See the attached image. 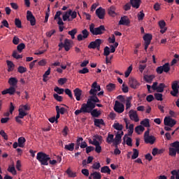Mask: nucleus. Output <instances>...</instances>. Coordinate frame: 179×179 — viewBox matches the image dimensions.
Listing matches in <instances>:
<instances>
[{"label": "nucleus", "instance_id": "nucleus-1", "mask_svg": "<svg viewBox=\"0 0 179 179\" xmlns=\"http://www.w3.org/2000/svg\"><path fill=\"white\" fill-rule=\"evenodd\" d=\"M96 108V106H82L78 110H76L74 112L75 115H79V114L83 113V114H91L92 117L94 118H99L100 117L101 113H100L99 110H97Z\"/></svg>", "mask_w": 179, "mask_h": 179}, {"label": "nucleus", "instance_id": "nucleus-2", "mask_svg": "<svg viewBox=\"0 0 179 179\" xmlns=\"http://www.w3.org/2000/svg\"><path fill=\"white\" fill-rule=\"evenodd\" d=\"M90 31L93 34V36H101V34H104L106 27L104 25H100L98 27H95L94 24L92 23L90 25Z\"/></svg>", "mask_w": 179, "mask_h": 179}, {"label": "nucleus", "instance_id": "nucleus-3", "mask_svg": "<svg viewBox=\"0 0 179 179\" xmlns=\"http://www.w3.org/2000/svg\"><path fill=\"white\" fill-rule=\"evenodd\" d=\"M36 159L41 166H48V161L51 160L50 155L43 152H39L37 153Z\"/></svg>", "mask_w": 179, "mask_h": 179}, {"label": "nucleus", "instance_id": "nucleus-4", "mask_svg": "<svg viewBox=\"0 0 179 179\" xmlns=\"http://www.w3.org/2000/svg\"><path fill=\"white\" fill-rule=\"evenodd\" d=\"M96 103H100V99L97 97V94L92 95L87 99L86 103H83L82 106L96 107Z\"/></svg>", "mask_w": 179, "mask_h": 179}, {"label": "nucleus", "instance_id": "nucleus-5", "mask_svg": "<svg viewBox=\"0 0 179 179\" xmlns=\"http://www.w3.org/2000/svg\"><path fill=\"white\" fill-rule=\"evenodd\" d=\"M59 47V51H61L62 48H64L65 51H69L71 48H72V45H71V40L66 38L64 40V43L61 42L58 45Z\"/></svg>", "mask_w": 179, "mask_h": 179}, {"label": "nucleus", "instance_id": "nucleus-6", "mask_svg": "<svg viewBox=\"0 0 179 179\" xmlns=\"http://www.w3.org/2000/svg\"><path fill=\"white\" fill-rule=\"evenodd\" d=\"M103 43V41L100 38L96 39L94 41H92L91 43H90V44L88 45V48L94 50V49H97L98 51H100V45H101Z\"/></svg>", "mask_w": 179, "mask_h": 179}, {"label": "nucleus", "instance_id": "nucleus-7", "mask_svg": "<svg viewBox=\"0 0 179 179\" xmlns=\"http://www.w3.org/2000/svg\"><path fill=\"white\" fill-rule=\"evenodd\" d=\"M169 71H170V64L169 63H165L163 66H158L156 69L157 73L159 75H162L163 72H165L166 73H167Z\"/></svg>", "mask_w": 179, "mask_h": 179}, {"label": "nucleus", "instance_id": "nucleus-8", "mask_svg": "<svg viewBox=\"0 0 179 179\" xmlns=\"http://www.w3.org/2000/svg\"><path fill=\"white\" fill-rule=\"evenodd\" d=\"M152 36L150 34H145L143 36L144 43V50L145 51H148V48H149V45L152 41Z\"/></svg>", "mask_w": 179, "mask_h": 179}, {"label": "nucleus", "instance_id": "nucleus-9", "mask_svg": "<svg viewBox=\"0 0 179 179\" xmlns=\"http://www.w3.org/2000/svg\"><path fill=\"white\" fill-rule=\"evenodd\" d=\"M164 124L166 127H170L171 128H173V127H174V125L177 124V121L170 117H165L164 119Z\"/></svg>", "mask_w": 179, "mask_h": 179}, {"label": "nucleus", "instance_id": "nucleus-10", "mask_svg": "<svg viewBox=\"0 0 179 179\" xmlns=\"http://www.w3.org/2000/svg\"><path fill=\"white\" fill-rule=\"evenodd\" d=\"M27 20L30 22L31 26H36V17L30 10L27 11Z\"/></svg>", "mask_w": 179, "mask_h": 179}, {"label": "nucleus", "instance_id": "nucleus-11", "mask_svg": "<svg viewBox=\"0 0 179 179\" xmlns=\"http://www.w3.org/2000/svg\"><path fill=\"white\" fill-rule=\"evenodd\" d=\"M124 104L121 103L118 101H115L114 110L116 111V113H118L119 114L124 113Z\"/></svg>", "mask_w": 179, "mask_h": 179}, {"label": "nucleus", "instance_id": "nucleus-12", "mask_svg": "<svg viewBox=\"0 0 179 179\" xmlns=\"http://www.w3.org/2000/svg\"><path fill=\"white\" fill-rule=\"evenodd\" d=\"M82 34H80L78 35L77 36L78 41H83V40H85V38H87V37H89V35L90 34V32H89L87 29H85L84 30L82 31Z\"/></svg>", "mask_w": 179, "mask_h": 179}, {"label": "nucleus", "instance_id": "nucleus-13", "mask_svg": "<svg viewBox=\"0 0 179 179\" xmlns=\"http://www.w3.org/2000/svg\"><path fill=\"white\" fill-rule=\"evenodd\" d=\"M140 85L141 84H139V83L138 82V80H136V79L134 78H129V86H130L131 89H138Z\"/></svg>", "mask_w": 179, "mask_h": 179}, {"label": "nucleus", "instance_id": "nucleus-14", "mask_svg": "<svg viewBox=\"0 0 179 179\" xmlns=\"http://www.w3.org/2000/svg\"><path fill=\"white\" fill-rule=\"evenodd\" d=\"M124 121L126 124V129H129L128 133L126 134L127 136H132V134H134V124H131L128 127V120H127V118H124Z\"/></svg>", "mask_w": 179, "mask_h": 179}, {"label": "nucleus", "instance_id": "nucleus-15", "mask_svg": "<svg viewBox=\"0 0 179 179\" xmlns=\"http://www.w3.org/2000/svg\"><path fill=\"white\" fill-rule=\"evenodd\" d=\"M95 13L99 19H104V17L106 16V9L99 7L96 10Z\"/></svg>", "mask_w": 179, "mask_h": 179}, {"label": "nucleus", "instance_id": "nucleus-16", "mask_svg": "<svg viewBox=\"0 0 179 179\" xmlns=\"http://www.w3.org/2000/svg\"><path fill=\"white\" fill-rule=\"evenodd\" d=\"M129 117L130 120H132L135 122H138L139 121V117H138V113H136V110H131L129 112Z\"/></svg>", "mask_w": 179, "mask_h": 179}, {"label": "nucleus", "instance_id": "nucleus-17", "mask_svg": "<svg viewBox=\"0 0 179 179\" xmlns=\"http://www.w3.org/2000/svg\"><path fill=\"white\" fill-rule=\"evenodd\" d=\"M108 15L111 16L112 17H115L117 15V7L115 6H111L110 8H108Z\"/></svg>", "mask_w": 179, "mask_h": 179}, {"label": "nucleus", "instance_id": "nucleus-18", "mask_svg": "<svg viewBox=\"0 0 179 179\" xmlns=\"http://www.w3.org/2000/svg\"><path fill=\"white\" fill-rule=\"evenodd\" d=\"M130 23L131 21H129V19L127 15L122 17L119 21V24H121L122 26H129Z\"/></svg>", "mask_w": 179, "mask_h": 179}, {"label": "nucleus", "instance_id": "nucleus-19", "mask_svg": "<svg viewBox=\"0 0 179 179\" xmlns=\"http://www.w3.org/2000/svg\"><path fill=\"white\" fill-rule=\"evenodd\" d=\"M15 92H16V89L15 88V87L10 86L9 88L2 91L1 93L2 94H10V96H12L15 94Z\"/></svg>", "mask_w": 179, "mask_h": 179}, {"label": "nucleus", "instance_id": "nucleus-20", "mask_svg": "<svg viewBox=\"0 0 179 179\" xmlns=\"http://www.w3.org/2000/svg\"><path fill=\"white\" fill-rule=\"evenodd\" d=\"M121 142H122V137L120 135V132H117L114 138V142L113 145V146H115V148H118V145H120Z\"/></svg>", "mask_w": 179, "mask_h": 179}, {"label": "nucleus", "instance_id": "nucleus-21", "mask_svg": "<svg viewBox=\"0 0 179 179\" xmlns=\"http://www.w3.org/2000/svg\"><path fill=\"white\" fill-rule=\"evenodd\" d=\"M73 93L77 101H80V96H82V90L79 88H76L73 90Z\"/></svg>", "mask_w": 179, "mask_h": 179}, {"label": "nucleus", "instance_id": "nucleus-22", "mask_svg": "<svg viewBox=\"0 0 179 179\" xmlns=\"http://www.w3.org/2000/svg\"><path fill=\"white\" fill-rule=\"evenodd\" d=\"M130 4L133 8L139 9V6H141V0H130Z\"/></svg>", "mask_w": 179, "mask_h": 179}, {"label": "nucleus", "instance_id": "nucleus-23", "mask_svg": "<svg viewBox=\"0 0 179 179\" xmlns=\"http://www.w3.org/2000/svg\"><path fill=\"white\" fill-rule=\"evenodd\" d=\"M144 141L145 143H150V145H153V143H155L156 141V138L154 136H150L145 137Z\"/></svg>", "mask_w": 179, "mask_h": 179}, {"label": "nucleus", "instance_id": "nucleus-24", "mask_svg": "<svg viewBox=\"0 0 179 179\" xmlns=\"http://www.w3.org/2000/svg\"><path fill=\"white\" fill-rule=\"evenodd\" d=\"M94 124L95 127L100 128V125H106L104 120L103 119H94Z\"/></svg>", "mask_w": 179, "mask_h": 179}, {"label": "nucleus", "instance_id": "nucleus-25", "mask_svg": "<svg viewBox=\"0 0 179 179\" xmlns=\"http://www.w3.org/2000/svg\"><path fill=\"white\" fill-rule=\"evenodd\" d=\"M97 93V83L94 82L92 85V89L90 90V94L96 95Z\"/></svg>", "mask_w": 179, "mask_h": 179}, {"label": "nucleus", "instance_id": "nucleus-26", "mask_svg": "<svg viewBox=\"0 0 179 179\" xmlns=\"http://www.w3.org/2000/svg\"><path fill=\"white\" fill-rule=\"evenodd\" d=\"M6 64L8 66V72H12L13 69H15V64H13V62L7 60Z\"/></svg>", "mask_w": 179, "mask_h": 179}, {"label": "nucleus", "instance_id": "nucleus-27", "mask_svg": "<svg viewBox=\"0 0 179 179\" xmlns=\"http://www.w3.org/2000/svg\"><path fill=\"white\" fill-rule=\"evenodd\" d=\"M8 83L10 85V86L14 87L15 86V87H17V78H10L8 80Z\"/></svg>", "mask_w": 179, "mask_h": 179}, {"label": "nucleus", "instance_id": "nucleus-28", "mask_svg": "<svg viewBox=\"0 0 179 179\" xmlns=\"http://www.w3.org/2000/svg\"><path fill=\"white\" fill-rule=\"evenodd\" d=\"M71 13H72V10H69L63 15V20L64 22H69V19H71Z\"/></svg>", "mask_w": 179, "mask_h": 179}, {"label": "nucleus", "instance_id": "nucleus-29", "mask_svg": "<svg viewBox=\"0 0 179 179\" xmlns=\"http://www.w3.org/2000/svg\"><path fill=\"white\" fill-rule=\"evenodd\" d=\"M64 149H65V150H69V152H73V150L75 149V143H71L65 145Z\"/></svg>", "mask_w": 179, "mask_h": 179}, {"label": "nucleus", "instance_id": "nucleus-30", "mask_svg": "<svg viewBox=\"0 0 179 179\" xmlns=\"http://www.w3.org/2000/svg\"><path fill=\"white\" fill-rule=\"evenodd\" d=\"M153 79H155V76L154 75H145V76H144V80H145V82L147 83H152V82L153 81Z\"/></svg>", "mask_w": 179, "mask_h": 179}, {"label": "nucleus", "instance_id": "nucleus-31", "mask_svg": "<svg viewBox=\"0 0 179 179\" xmlns=\"http://www.w3.org/2000/svg\"><path fill=\"white\" fill-rule=\"evenodd\" d=\"M24 143H26V138L24 137H20L18 138L19 148H24Z\"/></svg>", "mask_w": 179, "mask_h": 179}, {"label": "nucleus", "instance_id": "nucleus-32", "mask_svg": "<svg viewBox=\"0 0 179 179\" xmlns=\"http://www.w3.org/2000/svg\"><path fill=\"white\" fill-rule=\"evenodd\" d=\"M113 128L116 129V131H122V129H124V126H122V124H120L119 122H117L113 124Z\"/></svg>", "mask_w": 179, "mask_h": 179}, {"label": "nucleus", "instance_id": "nucleus-33", "mask_svg": "<svg viewBox=\"0 0 179 179\" xmlns=\"http://www.w3.org/2000/svg\"><path fill=\"white\" fill-rule=\"evenodd\" d=\"M166 87V85H164V83H160L156 91L157 92V93H163L164 92V88Z\"/></svg>", "mask_w": 179, "mask_h": 179}, {"label": "nucleus", "instance_id": "nucleus-34", "mask_svg": "<svg viewBox=\"0 0 179 179\" xmlns=\"http://www.w3.org/2000/svg\"><path fill=\"white\" fill-rule=\"evenodd\" d=\"M101 173H107V174H110L111 173V169H110V167L107 166H103L101 169Z\"/></svg>", "mask_w": 179, "mask_h": 179}, {"label": "nucleus", "instance_id": "nucleus-35", "mask_svg": "<svg viewBox=\"0 0 179 179\" xmlns=\"http://www.w3.org/2000/svg\"><path fill=\"white\" fill-rule=\"evenodd\" d=\"M66 174H68L69 177H70L71 178H75V177H76V173L73 172L71 170V169H68L66 171Z\"/></svg>", "mask_w": 179, "mask_h": 179}, {"label": "nucleus", "instance_id": "nucleus-36", "mask_svg": "<svg viewBox=\"0 0 179 179\" xmlns=\"http://www.w3.org/2000/svg\"><path fill=\"white\" fill-rule=\"evenodd\" d=\"M171 148H173L177 151V153L179 154V141H175L170 144Z\"/></svg>", "mask_w": 179, "mask_h": 179}, {"label": "nucleus", "instance_id": "nucleus-37", "mask_svg": "<svg viewBox=\"0 0 179 179\" xmlns=\"http://www.w3.org/2000/svg\"><path fill=\"white\" fill-rule=\"evenodd\" d=\"M78 33L77 29H73L71 31H69L68 34L71 36L72 40H75V35Z\"/></svg>", "mask_w": 179, "mask_h": 179}, {"label": "nucleus", "instance_id": "nucleus-38", "mask_svg": "<svg viewBox=\"0 0 179 179\" xmlns=\"http://www.w3.org/2000/svg\"><path fill=\"white\" fill-rule=\"evenodd\" d=\"M107 143H114V134H108V137L106 138Z\"/></svg>", "mask_w": 179, "mask_h": 179}, {"label": "nucleus", "instance_id": "nucleus-39", "mask_svg": "<svg viewBox=\"0 0 179 179\" xmlns=\"http://www.w3.org/2000/svg\"><path fill=\"white\" fill-rule=\"evenodd\" d=\"M133 155H131L132 160H135V159H138L139 156V151L136 150V148L133 149Z\"/></svg>", "mask_w": 179, "mask_h": 179}, {"label": "nucleus", "instance_id": "nucleus-40", "mask_svg": "<svg viewBox=\"0 0 179 179\" xmlns=\"http://www.w3.org/2000/svg\"><path fill=\"white\" fill-rule=\"evenodd\" d=\"M154 97L158 101H163V94L155 93L154 94Z\"/></svg>", "mask_w": 179, "mask_h": 179}, {"label": "nucleus", "instance_id": "nucleus-41", "mask_svg": "<svg viewBox=\"0 0 179 179\" xmlns=\"http://www.w3.org/2000/svg\"><path fill=\"white\" fill-rule=\"evenodd\" d=\"M141 124L143 127H145V128H149V127H150L149 119H144L143 121L141 122Z\"/></svg>", "mask_w": 179, "mask_h": 179}, {"label": "nucleus", "instance_id": "nucleus-42", "mask_svg": "<svg viewBox=\"0 0 179 179\" xmlns=\"http://www.w3.org/2000/svg\"><path fill=\"white\" fill-rule=\"evenodd\" d=\"M8 171H9V173H11L13 176H16L17 174V172L15 169V165H13L12 166H9L8 169Z\"/></svg>", "mask_w": 179, "mask_h": 179}, {"label": "nucleus", "instance_id": "nucleus-43", "mask_svg": "<svg viewBox=\"0 0 179 179\" xmlns=\"http://www.w3.org/2000/svg\"><path fill=\"white\" fill-rule=\"evenodd\" d=\"M115 90V84L109 83L108 85H106V90L108 92H113V90Z\"/></svg>", "mask_w": 179, "mask_h": 179}, {"label": "nucleus", "instance_id": "nucleus-44", "mask_svg": "<svg viewBox=\"0 0 179 179\" xmlns=\"http://www.w3.org/2000/svg\"><path fill=\"white\" fill-rule=\"evenodd\" d=\"M18 117L19 118H24V117H26V115H27V113L24 112V110H23V109H19L18 110Z\"/></svg>", "mask_w": 179, "mask_h": 179}, {"label": "nucleus", "instance_id": "nucleus-45", "mask_svg": "<svg viewBox=\"0 0 179 179\" xmlns=\"http://www.w3.org/2000/svg\"><path fill=\"white\" fill-rule=\"evenodd\" d=\"M91 176H92L93 179H101V174L99 172L94 171L91 173Z\"/></svg>", "mask_w": 179, "mask_h": 179}, {"label": "nucleus", "instance_id": "nucleus-46", "mask_svg": "<svg viewBox=\"0 0 179 179\" xmlns=\"http://www.w3.org/2000/svg\"><path fill=\"white\" fill-rule=\"evenodd\" d=\"M131 100H132V96H129L126 99V110L131 108Z\"/></svg>", "mask_w": 179, "mask_h": 179}, {"label": "nucleus", "instance_id": "nucleus-47", "mask_svg": "<svg viewBox=\"0 0 179 179\" xmlns=\"http://www.w3.org/2000/svg\"><path fill=\"white\" fill-rule=\"evenodd\" d=\"M177 155V151L173 147L169 148V156H173V157H176Z\"/></svg>", "mask_w": 179, "mask_h": 179}, {"label": "nucleus", "instance_id": "nucleus-48", "mask_svg": "<svg viewBox=\"0 0 179 179\" xmlns=\"http://www.w3.org/2000/svg\"><path fill=\"white\" fill-rule=\"evenodd\" d=\"M54 91L57 93V94H64L65 90L64 88H59V87H55Z\"/></svg>", "mask_w": 179, "mask_h": 179}, {"label": "nucleus", "instance_id": "nucleus-49", "mask_svg": "<svg viewBox=\"0 0 179 179\" xmlns=\"http://www.w3.org/2000/svg\"><path fill=\"white\" fill-rule=\"evenodd\" d=\"M25 48H26V45H24V43H20L17 46V50L18 52H22V51H23V50H24Z\"/></svg>", "mask_w": 179, "mask_h": 179}, {"label": "nucleus", "instance_id": "nucleus-50", "mask_svg": "<svg viewBox=\"0 0 179 179\" xmlns=\"http://www.w3.org/2000/svg\"><path fill=\"white\" fill-rule=\"evenodd\" d=\"M143 131H145V127H143L142 125H139L135 127V132H136V134H139V131L143 132Z\"/></svg>", "mask_w": 179, "mask_h": 179}, {"label": "nucleus", "instance_id": "nucleus-51", "mask_svg": "<svg viewBox=\"0 0 179 179\" xmlns=\"http://www.w3.org/2000/svg\"><path fill=\"white\" fill-rule=\"evenodd\" d=\"M13 58H15V59H21L22 58H23V56H22V55H18L17 51L16 50L13 51Z\"/></svg>", "mask_w": 179, "mask_h": 179}, {"label": "nucleus", "instance_id": "nucleus-52", "mask_svg": "<svg viewBox=\"0 0 179 179\" xmlns=\"http://www.w3.org/2000/svg\"><path fill=\"white\" fill-rule=\"evenodd\" d=\"M15 24L18 29H22V21L19 18H15Z\"/></svg>", "mask_w": 179, "mask_h": 179}, {"label": "nucleus", "instance_id": "nucleus-53", "mask_svg": "<svg viewBox=\"0 0 179 179\" xmlns=\"http://www.w3.org/2000/svg\"><path fill=\"white\" fill-rule=\"evenodd\" d=\"M17 72H19V73H24L25 72H27V69L22 66H20L17 68Z\"/></svg>", "mask_w": 179, "mask_h": 179}, {"label": "nucleus", "instance_id": "nucleus-54", "mask_svg": "<svg viewBox=\"0 0 179 179\" xmlns=\"http://www.w3.org/2000/svg\"><path fill=\"white\" fill-rule=\"evenodd\" d=\"M66 82H68V79L66 78H62L58 80L59 85H61L62 86V85H65Z\"/></svg>", "mask_w": 179, "mask_h": 179}, {"label": "nucleus", "instance_id": "nucleus-55", "mask_svg": "<svg viewBox=\"0 0 179 179\" xmlns=\"http://www.w3.org/2000/svg\"><path fill=\"white\" fill-rule=\"evenodd\" d=\"M71 17L69 19V22H72L73 19H76V16H78L76 11H71V13L70 15Z\"/></svg>", "mask_w": 179, "mask_h": 179}, {"label": "nucleus", "instance_id": "nucleus-56", "mask_svg": "<svg viewBox=\"0 0 179 179\" xmlns=\"http://www.w3.org/2000/svg\"><path fill=\"white\" fill-rule=\"evenodd\" d=\"M110 52H111L110 51V48L108 46L105 47L103 49V55L107 57L108 55H110Z\"/></svg>", "mask_w": 179, "mask_h": 179}, {"label": "nucleus", "instance_id": "nucleus-57", "mask_svg": "<svg viewBox=\"0 0 179 179\" xmlns=\"http://www.w3.org/2000/svg\"><path fill=\"white\" fill-rule=\"evenodd\" d=\"M131 72H132V66H130L128 67L127 70L124 73L125 78H128L129 75L131 74Z\"/></svg>", "mask_w": 179, "mask_h": 179}, {"label": "nucleus", "instance_id": "nucleus-58", "mask_svg": "<svg viewBox=\"0 0 179 179\" xmlns=\"http://www.w3.org/2000/svg\"><path fill=\"white\" fill-rule=\"evenodd\" d=\"M64 92L66 94H67V96L71 99V100L73 99V95H72V91H71V90L67 88L64 90Z\"/></svg>", "mask_w": 179, "mask_h": 179}, {"label": "nucleus", "instance_id": "nucleus-59", "mask_svg": "<svg viewBox=\"0 0 179 179\" xmlns=\"http://www.w3.org/2000/svg\"><path fill=\"white\" fill-rule=\"evenodd\" d=\"M137 17L138 20H143V18L145 17V13H143V10L139 12V13L137 15Z\"/></svg>", "mask_w": 179, "mask_h": 179}, {"label": "nucleus", "instance_id": "nucleus-60", "mask_svg": "<svg viewBox=\"0 0 179 179\" xmlns=\"http://www.w3.org/2000/svg\"><path fill=\"white\" fill-rule=\"evenodd\" d=\"M53 97L57 100V101H62L64 99L62 96L58 95V94H54Z\"/></svg>", "mask_w": 179, "mask_h": 179}, {"label": "nucleus", "instance_id": "nucleus-61", "mask_svg": "<svg viewBox=\"0 0 179 179\" xmlns=\"http://www.w3.org/2000/svg\"><path fill=\"white\" fill-rule=\"evenodd\" d=\"M126 145H127V146H132V138H131V137H128L127 136L126 137Z\"/></svg>", "mask_w": 179, "mask_h": 179}, {"label": "nucleus", "instance_id": "nucleus-62", "mask_svg": "<svg viewBox=\"0 0 179 179\" xmlns=\"http://www.w3.org/2000/svg\"><path fill=\"white\" fill-rule=\"evenodd\" d=\"M171 96H173V97H178V89L172 90L171 91Z\"/></svg>", "mask_w": 179, "mask_h": 179}, {"label": "nucleus", "instance_id": "nucleus-63", "mask_svg": "<svg viewBox=\"0 0 179 179\" xmlns=\"http://www.w3.org/2000/svg\"><path fill=\"white\" fill-rule=\"evenodd\" d=\"M0 135L5 139V141H8V134L3 130L0 131Z\"/></svg>", "mask_w": 179, "mask_h": 179}, {"label": "nucleus", "instance_id": "nucleus-64", "mask_svg": "<svg viewBox=\"0 0 179 179\" xmlns=\"http://www.w3.org/2000/svg\"><path fill=\"white\" fill-rule=\"evenodd\" d=\"M46 36L50 38L53 34H55V29H52L50 31L46 32Z\"/></svg>", "mask_w": 179, "mask_h": 179}]
</instances>
